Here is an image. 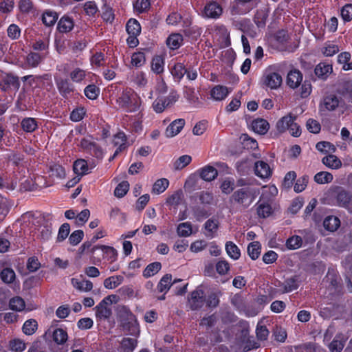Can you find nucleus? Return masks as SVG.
Returning <instances> with one entry per match:
<instances>
[{
  "instance_id": "7ed1b4c3",
  "label": "nucleus",
  "mask_w": 352,
  "mask_h": 352,
  "mask_svg": "<svg viewBox=\"0 0 352 352\" xmlns=\"http://www.w3.org/2000/svg\"><path fill=\"white\" fill-rule=\"evenodd\" d=\"M80 147L87 153L102 160L104 157V151L100 145L95 142L91 141L87 138H82L80 142Z\"/></svg>"
},
{
  "instance_id": "412c9836",
  "label": "nucleus",
  "mask_w": 352,
  "mask_h": 352,
  "mask_svg": "<svg viewBox=\"0 0 352 352\" xmlns=\"http://www.w3.org/2000/svg\"><path fill=\"white\" fill-rule=\"evenodd\" d=\"M251 126L255 133L260 135H265L270 129V124L265 119L257 118L252 122Z\"/></svg>"
},
{
  "instance_id": "6e6d98bb",
  "label": "nucleus",
  "mask_w": 352,
  "mask_h": 352,
  "mask_svg": "<svg viewBox=\"0 0 352 352\" xmlns=\"http://www.w3.org/2000/svg\"><path fill=\"white\" fill-rule=\"evenodd\" d=\"M38 323L34 319H30L26 320L23 325V332L28 336H31L37 329Z\"/></svg>"
},
{
  "instance_id": "37998d69",
  "label": "nucleus",
  "mask_w": 352,
  "mask_h": 352,
  "mask_svg": "<svg viewBox=\"0 0 352 352\" xmlns=\"http://www.w3.org/2000/svg\"><path fill=\"white\" fill-rule=\"evenodd\" d=\"M67 333L65 330L56 328L52 332L53 340L58 344H63L67 340Z\"/></svg>"
},
{
  "instance_id": "8fccbe9b",
  "label": "nucleus",
  "mask_w": 352,
  "mask_h": 352,
  "mask_svg": "<svg viewBox=\"0 0 352 352\" xmlns=\"http://www.w3.org/2000/svg\"><path fill=\"white\" fill-rule=\"evenodd\" d=\"M164 60L160 56L153 57L151 61V69L155 74H160L164 72Z\"/></svg>"
},
{
  "instance_id": "a878e982",
  "label": "nucleus",
  "mask_w": 352,
  "mask_h": 352,
  "mask_svg": "<svg viewBox=\"0 0 352 352\" xmlns=\"http://www.w3.org/2000/svg\"><path fill=\"white\" fill-rule=\"evenodd\" d=\"M219 223L218 220L209 219H208L204 225V229L206 230V236L209 238H213L215 236V233L219 229Z\"/></svg>"
},
{
  "instance_id": "338daca9",
  "label": "nucleus",
  "mask_w": 352,
  "mask_h": 352,
  "mask_svg": "<svg viewBox=\"0 0 352 352\" xmlns=\"http://www.w3.org/2000/svg\"><path fill=\"white\" fill-rule=\"evenodd\" d=\"M70 232V226L67 223L62 224L58 230L57 236V241L61 242L64 241L69 235Z\"/></svg>"
},
{
  "instance_id": "cd10ccee",
  "label": "nucleus",
  "mask_w": 352,
  "mask_h": 352,
  "mask_svg": "<svg viewBox=\"0 0 352 352\" xmlns=\"http://www.w3.org/2000/svg\"><path fill=\"white\" fill-rule=\"evenodd\" d=\"M322 162L327 167L338 169L342 166L341 160L334 155H329L322 158Z\"/></svg>"
},
{
  "instance_id": "de8ad7c7",
  "label": "nucleus",
  "mask_w": 352,
  "mask_h": 352,
  "mask_svg": "<svg viewBox=\"0 0 352 352\" xmlns=\"http://www.w3.org/2000/svg\"><path fill=\"white\" fill-rule=\"evenodd\" d=\"M302 244V239L298 235H294L289 237L285 243V245L289 250H296L300 248Z\"/></svg>"
},
{
  "instance_id": "5fc2aeb1",
  "label": "nucleus",
  "mask_w": 352,
  "mask_h": 352,
  "mask_svg": "<svg viewBox=\"0 0 352 352\" xmlns=\"http://www.w3.org/2000/svg\"><path fill=\"white\" fill-rule=\"evenodd\" d=\"M25 348V343L21 339L14 338L9 341V349L12 352H23Z\"/></svg>"
},
{
  "instance_id": "5701e85b",
  "label": "nucleus",
  "mask_w": 352,
  "mask_h": 352,
  "mask_svg": "<svg viewBox=\"0 0 352 352\" xmlns=\"http://www.w3.org/2000/svg\"><path fill=\"white\" fill-rule=\"evenodd\" d=\"M265 83L271 89H276L282 83V77L276 72L270 73L265 78Z\"/></svg>"
},
{
  "instance_id": "423d86ee",
  "label": "nucleus",
  "mask_w": 352,
  "mask_h": 352,
  "mask_svg": "<svg viewBox=\"0 0 352 352\" xmlns=\"http://www.w3.org/2000/svg\"><path fill=\"white\" fill-rule=\"evenodd\" d=\"M333 192L337 206L347 210H351L352 195L340 186H337Z\"/></svg>"
},
{
  "instance_id": "79ce46f5",
  "label": "nucleus",
  "mask_w": 352,
  "mask_h": 352,
  "mask_svg": "<svg viewBox=\"0 0 352 352\" xmlns=\"http://www.w3.org/2000/svg\"><path fill=\"white\" fill-rule=\"evenodd\" d=\"M183 42V37L179 34H173L170 35L167 40V45L172 50L178 49Z\"/></svg>"
},
{
  "instance_id": "ddd939ff",
  "label": "nucleus",
  "mask_w": 352,
  "mask_h": 352,
  "mask_svg": "<svg viewBox=\"0 0 352 352\" xmlns=\"http://www.w3.org/2000/svg\"><path fill=\"white\" fill-rule=\"evenodd\" d=\"M121 108H138V98L136 95H130L129 93H122L118 99Z\"/></svg>"
},
{
  "instance_id": "c03bdc74",
  "label": "nucleus",
  "mask_w": 352,
  "mask_h": 352,
  "mask_svg": "<svg viewBox=\"0 0 352 352\" xmlns=\"http://www.w3.org/2000/svg\"><path fill=\"white\" fill-rule=\"evenodd\" d=\"M58 19V14L56 12L46 10L42 15V21L46 26L54 25Z\"/></svg>"
},
{
  "instance_id": "49530a36",
  "label": "nucleus",
  "mask_w": 352,
  "mask_h": 352,
  "mask_svg": "<svg viewBox=\"0 0 352 352\" xmlns=\"http://www.w3.org/2000/svg\"><path fill=\"white\" fill-rule=\"evenodd\" d=\"M21 126L23 130L28 133L34 131L38 127L37 122L32 118H24L21 122Z\"/></svg>"
},
{
  "instance_id": "f257e3e1",
  "label": "nucleus",
  "mask_w": 352,
  "mask_h": 352,
  "mask_svg": "<svg viewBox=\"0 0 352 352\" xmlns=\"http://www.w3.org/2000/svg\"><path fill=\"white\" fill-rule=\"evenodd\" d=\"M118 319L122 330L128 334L138 337L140 335V326L136 316L129 308L122 306L118 311Z\"/></svg>"
},
{
  "instance_id": "774afa93",
  "label": "nucleus",
  "mask_w": 352,
  "mask_h": 352,
  "mask_svg": "<svg viewBox=\"0 0 352 352\" xmlns=\"http://www.w3.org/2000/svg\"><path fill=\"white\" fill-rule=\"evenodd\" d=\"M273 336L274 337V340L279 342H285L287 339V332L286 331L280 327H276V328L273 331Z\"/></svg>"
},
{
  "instance_id": "603ef678",
  "label": "nucleus",
  "mask_w": 352,
  "mask_h": 352,
  "mask_svg": "<svg viewBox=\"0 0 352 352\" xmlns=\"http://www.w3.org/2000/svg\"><path fill=\"white\" fill-rule=\"evenodd\" d=\"M49 172L52 177L63 179L65 176V170L63 166L58 164H51L49 167Z\"/></svg>"
},
{
  "instance_id": "a19ab883",
  "label": "nucleus",
  "mask_w": 352,
  "mask_h": 352,
  "mask_svg": "<svg viewBox=\"0 0 352 352\" xmlns=\"http://www.w3.org/2000/svg\"><path fill=\"white\" fill-rule=\"evenodd\" d=\"M291 121H292V116L290 113L279 119L276 124V128L278 132L279 133L285 132L289 127Z\"/></svg>"
},
{
  "instance_id": "69168bd1",
  "label": "nucleus",
  "mask_w": 352,
  "mask_h": 352,
  "mask_svg": "<svg viewBox=\"0 0 352 352\" xmlns=\"http://www.w3.org/2000/svg\"><path fill=\"white\" fill-rule=\"evenodd\" d=\"M307 129L311 133H319L321 129V126L317 120L309 118L306 122Z\"/></svg>"
},
{
  "instance_id": "680f3d73",
  "label": "nucleus",
  "mask_w": 352,
  "mask_h": 352,
  "mask_svg": "<svg viewBox=\"0 0 352 352\" xmlns=\"http://www.w3.org/2000/svg\"><path fill=\"white\" fill-rule=\"evenodd\" d=\"M146 62L145 55L142 52H135L131 56V63L135 67L142 66Z\"/></svg>"
},
{
  "instance_id": "4468645a",
  "label": "nucleus",
  "mask_w": 352,
  "mask_h": 352,
  "mask_svg": "<svg viewBox=\"0 0 352 352\" xmlns=\"http://www.w3.org/2000/svg\"><path fill=\"white\" fill-rule=\"evenodd\" d=\"M112 144L116 146V151L122 153L129 146L128 138L124 131H120L113 136Z\"/></svg>"
},
{
  "instance_id": "a211bd4d",
  "label": "nucleus",
  "mask_w": 352,
  "mask_h": 352,
  "mask_svg": "<svg viewBox=\"0 0 352 352\" xmlns=\"http://www.w3.org/2000/svg\"><path fill=\"white\" fill-rule=\"evenodd\" d=\"M254 173L260 178H269L272 175V170L269 164L263 161H258L255 163Z\"/></svg>"
},
{
  "instance_id": "72a5a7b5",
  "label": "nucleus",
  "mask_w": 352,
  "mask_h": 352,
  "mask_svg": "<svg viewBox=\"0 0 352 352\" xmlns=\"http://www.w3.org/2000/svg\"><path fill=\"white\" fill-rule=\"evenodd\" d=\"M228 255L234 260H237L241 256V251L238 246L232 241H227L225 245Z\"/></svg>"
},
{
  "instance_id": "4d7b16f0",
  "label": "nucleus",
  "mask_w": 352,
  "mask_h": 352,
  "mask_svg": "<svg viewBox=\"0 0 352 352\" xmlns=\"http://www.w3.org/2000/svg\"><path fill=\"white\" fill-rule=\"evenodd\" d=\"M9 307L12 310L20 311L25 308V302L22 298L15 296L10 300Z\"/></svg>"
},
{
  "instance_id": "864d4df0",
  "label": "nucleus",
  "mask_w": 352,
  "mask_h": 352,
  "mask_svg": "<svg viewBox=\"0 0 352 352\" xmlns=\"http://www.w3.org/2000/svg\"><path fill=\"white\" fill-rule=\"evenodd\" d=\"M100 92V89L94 84H91L85 87L84 94L85 96L90 100L96 99Z\"/></svg>"
},
{
  "instance_id": "c9c22d12",
  "label": "nucleus",
  "mask_w": 352,
  "mask_h": 352,
  "mask_svg": "<svg viewBox=\"0 0 352 352\" xmlns=\"http://www.w3.org/2000/svg\"><path fill=\"white\" fill-rule=\"evenodd\" d=\"M248 254L252 260L257 259L261 251V245L258 241L251 242L248 246Z\"/></svg>"
},
{
  "instance_id": "20e7f679",
  "label": "nucleus",
  "mask_w": 352,
  "mask_h": 352,
  "mask_svg": "<svg viewBox=\"0 0 352 352\" xmlns=\"http://www.w3.org/2000/svg\"><path fill=\"white\" fill-rule=\"evenodd\" d=\"M111 297L114 295H109L104 298L96 307V316L99 320H107L112 315V311L109 305L111 303Z\"/></svg>"
},
{
  "instance_id": "4be33fe9",
  "label": "nucleus",
  "mask_w": 352,
  "mask_h": 352,
  "mask_svg": "<svg viewBox=\"0 0 352 352\" xmlns=\"http://www.w3.org/2000/svg\"><path fill=\"white\" fill-rule=\"evenodd\" d=\"M181 279H175L173 282H172V275L170 274H166L162 276L160 279L159 283L157 284V289L159 292H164L165 294L169 290L170 286L180 281Z\"/></svg>"
},
{
  "instance_id": "9d476101",
  "label": "nucleus",
  "mask_w": 352,
  "mask_h": 352,
  "mask_svg": "<svg viewBox=\"0 0 352 352\" xmlns=\"http://www.w3.org/2000/svg\"><path fill=\"white\" fill-rule=\"evenodd\" d=\"M99 249H100L102 252L103 258L107 260L109 263H113L118 259L117 250L111 246H107L104 245H95L92 247L91 253L94 254L95 251Z\"/></svg>"
},
{
  "instance_id": "6e6552de",
  "label": "nucleus",
  "mask_w": 352,
  "mask_h": 352,
  "mask_svg": "<svg viewBox=\"0 0 352 352\" xmlns=\"http://www.w3.org/2000/svg\"><path fill=\"white\" fill-rule=\"evenodd\" d=\"M344 101L334 95L324 97L320 103L321 109L335 110L336 108H344Z\"/></svg>"
},
{
  "instance_id": "2f4dec72",
  "label": "nucleus",
  "mask_w": 352,
  "mask_h": 352,
  "mask_svg": "<svg viewBox=\"0 0 352 352\" xmlns=\"http://www.w3.org/2000/svg\"><path fill=\"white\" fill-rule=\"evenodd\" d=\"M332 72V67L331 65L320 63L315 68L316 75L320 78L324 79Z\"/></svg>"
},
{
  "instance_id": "39448f33",
  "label": "nucleus",
  "mask_w": 352,
  "mask_h": 352,
  "mask_svg": "<svg viewBox=\"0 0 352 352\" xmlns=\"http://www.w3.org/2000/svg\"><path fill=\"white\" fill-rule=\"evenodd\" d=\"M188 303L191 310L196 311L203 307L205 303V294L201 285L190 292Z\"/></svg>"
},
{
  "instance_id": "9b49d317",
  "label": "nucleus",
  "mask_w": 352,
  "mask_h": 352,
  "mask_svg": "<svg viewBox=\"0 0 352 352\" xmlns=\"http://www.w3.org/2000/svg\"><path fill=\"white\" fill-rule=\"evenodd\" d=\"M178 99V94L175 91H171L165 98H157L153 103L155 110H164L170 108Z\"/></svg>"
},
{
  "instance_id": "e2e57ef3",
  "label": "nucleus",
  "mask_w": 352,
  "mask_h": 352,
  "mask_svg": "<svg viewBox=\"0 0 352 352\" xmlns=\"http://www.w3.org/2000/svg\"><path fill=\"white\" fill-rule=\"evenodd\" d=\"M129 184L127 181L120 183L115 188L114 195L117 197H123L129 191Z\"/></svg>"
},
{
  "instance_id": "0e129e2a",
  "label": "nucleus",
  "mask_w": 352,
  "mask_h": 352,
  "mask_svg": "<svg viewBox=\"0 0 352 352\" xmlns=\"http://www.w3.org/2000/svg\"><path fill=\"white\" fill-rule=\"evenodd\" d=\"M187 72V69L184 65L181 63H175L171 69L172 75L178 79H182L184 74Z\"/></svg>"
},
{
  "instance_id": "2eb2a0df",
  "label": "nucleus",
  "mask_w": 352,
  "mask_h": 352,
  "mask_svg": "<svg viewBox=\"0 0 352 352\" xmlns=\"http://www.w3.org/2000/svg\"><path fill=\"white\" fill-rule=\"evenodd\" d=\"M347 338L342 333H337L333 340L328 344L330 352H342L345 346Z\"/></svg>"
},
{
  "instance_id": "e433bc0d",
  "label": "nucleus",
  "mask_w": 352,
  "mask_h": 352,
  "mask_svg": "<svg viewBox=\"0 0 352 352\" xmlns=\"http://www.w3.org/2000/svg\"><path fill=\"white\" fill-rule=\"evenodd\" d=\"M169 186V181L166 178L157 179L152 188V193L160 195L164 192Z\"/></svg>"
},
{
  "instance_id": "13d9d810",
  "label": "nucleus",
  "mask_w": 352,
  "mask_h": 352,
  "mask_svg": "<svg viewBox=\"0 0 352 352\" xmlns=\"http://www.w3.org/2000/svg\"><path fill=\"white\" fill-rule=\"evenodd\" d=\"M340 50L338 45L332 42H327L322 49V52L325 56H332Z\"/></svg>"
},
{
  "instance_id": "052dcab7",
  "label": "nucleus",
  "mask_w": 352,
  "mask_h": 352,
  "mask_svg": "<svg viewBox=\"0 0 352 352\" xmlns=\"http://www.w3.org/2000/svg\"><path fill=\"white\" fill-rule=\"evenodd\" d=\"M191 156L188 155H182L174 162V168L175 170H182L188 166L191 162Z\"/></svg>"
},
{
  "instance_id": "393cba45",
  "label": "nucleus",
  "mask_w": 352,
  "mask_h": 352,
  "mask_svg": "<svg viewBox=\"0 0 352 352\" xmlns=\"http://www.w3.org/2000/svg\"><path fill=\"white\" fill-rule=\"evenodd\" d=\"M256 206V213L260 218H267L270 217L273 212L272 208L269 203H260V201H258Z\"/></svg>"
},
{
  "instance_id": "b1692460",
  "label": "nucleus",
  "mask_w": 352,
  "mask_h": 352,
  "mask_svg": "<svg viewBox=\"0 0 352 352\" xmlns=\"http://www.w3.org/2000/svg\"><path fill=\"white\" fill-rule=\"evenodd\" d=\"M222 293L220 291H213L205 296V303L208 308H216L219 305V298Z\"/></svg>"
},
{
  "instance_id": "09e8293b",
  "label": "nucleus",
  "mask_w": 352,
  "mask_h": 352,
  "mask_svg": "<svg viewBox=\"0 0 352 352\" xmlns=\"http://www.w3.org/2000/svg\"><path fill=\"white\" fill-rule=\"evenodd\" d=\"M1 279L5 283H12L16 278L14 271L10 267H6L2 270L0 274Z\"/></svg>"
},
{
  "instance_id": "4c0bfd02",
  "label": "nucleus",
  "mask_w": 352,
  "mask_h": 352,
  "mask_svg": "<svg viewBox=\"0 0 352 352\" xmlns=\"http://www.w3.org/2000/svg\"><path fill=\"white\" fill-rule=\"evenodd\" d=\"M74 28V21L69 16H63L58 23V29L60 32H70Z\"/></svg>"
},
{
  "instance_id": "3c124183",
  "label": "nucleus",
  "mask_w": 352,
  "mask_h": 352,
  "mask_svg": "<svg viewBox=\"0 0 352 352\" xmlns=\"http://www.w3.org/2000/svg\"><path fill=\"white\" fill-rule=\"evenodd\" d=\"M333 175L329 172L321 171L314 176V181L320 184L331 183L333 181Z\"/></svg>"
},
{
  "instance_id": "58836bf2",
  "label": "nucleus",
  "mask_w": 352,
  "mask_h": 352,
  "mask_svg": "<svg viewBox=\"0 0 352 352\" xmlns=\"http://www.w3.org/2000/svg\"><path fill=\"white\" fill-rule=\"evenodd\" d=\"M87 72L85 70L76 67L69 73V78L73 82L81 83L85 79Z\"/></svg>"
},
{
  "instance_id": "0eeeda50",
  "label": "nucleus",
  "mask_w": 352,
  "mask_h": 352,
  "mask_svg": "<svg viewBox=\"0 0 352 352\" xmlns=\"http://www.w3.org/2000/svg\"><path fill=\"white\" fill-rule=\"evenodd\" d=\"M300 277L298 275H294L289 278H286L284 282H278V287H282L279 289L280 294H287L297 289L300 285Z\"/></svg>"
},
{
  "instance_id": "1a4fd4ad",
  "label": "nucleus",
  "mask_w": 352,
  "mask_h": 352,
  "mask_svg": "<svg viewBox=\"0 0 352 352\" xmlns=\"http://www.w3.org/2000/svg\"><path fill=\"white\" fill-rule=\"evenodd\" d=\"M56 85L60 94L64 98H68L75 91L74 85L66 78H55Z\"/></svg>"
},
{
  "instance_id": "c756f323",
  "label": "nucleus",
  "mask_w": 352,
  "mask_h": 352,
  "mask_svg": "<svg viewBox=\"0 0 352 352\" xmlns=\"http://www.w3.org/2000/svg\"><path fill=\"white\" fill-rule=\"evenodd\" d=\"M138 346V340L135 338H124L120 342V347L123 352H133Z\"/></svg>"
},
{
  "instance_id": "bb28decb",
  "label": "nucleus",
  "mask_w": 352,
  "mask_h": 352,
  "mask_svg": "<svg viewBox=\"0 0 352 352\" xmlns=\"http://www.w3.org/2000/svg\"><path fill=\"white\" fill-rule=\"evenodd\" d=\"M340 226V219L335 216H328L323 221L324 228L329 232H334L337 230Z\"/></svg>"
},
{
  "instance_id": "ea45409f",
  "label": "nucleus",
  "mask_w": 352,
  "mask_h": 352,
  "mask_svg": "<svg viewBox=\"0 0 352 352\" xmlns=\"http://www.w3.org/2000/svg\"><path fill=\"white\" fill-rule=\"evenodd\" d=\"M126 30L129 35H139L141 32V26L136 19H130L126 23Z\"/></svg>"
},
{
  "instance_id": "bf43d9fd",
  "label": "nucleus",
  "mask_w": 352,
  "mask_h": 352,
  "mask_svg": "<svg viewBox=\"0 0 352 352\" xmlns=\"http://www.w3.org/2000/svg\"><path fill=\"white\" fill-rule=\"evenodd\" d=\"M42 59L43 57L38 53L31 52L26 57V63L30 67H36Z\"/></svg>"
},
{
  "instance_id": "dca6fc26",
  "label": "nucleus",
  "mask_w": 352,
  "mask_h": 352,
  "mask_svg": "<svg viewBox=\"0 0 352 352\" xmlns=\"http://www.w3.org/2000/svg\"><path fill=\"white\" fill-rule=\"evenodd\" d=\"M0 85L3 91H16L20 86V82L18 77L7 74L3 78Z\"/></svg>"
},
{
  "instance_id": "c85d7f7f",
  "label": "nucleus",
  "mask_w": 352,
  "mask_h": 352,
  "mask_svg": "<svg viewBox=\"0 0 352 352\" xmlns=\"http://www.w3.org/2000/svg\"><path fill=\"white\" fill-rule=\"evenodd\" d=\"M74 172L78 175H84L88 173V164L85 160L78 159L73 165Z\"/></svg>"
},
{
  "instance_id": "f03ea898",
  "label": "nucleus",
  "mask_w": 352,
  "mask_h": 352,
  "mask_svg": "<svg viewBox=\"0 0 352 352\" xmlns=\"http://www.w3.org/2000/svg\"><path fill=\"white\" fill-rule=\"evenodd\" d=\"M259 190L248 186L234 190L230 197V202L246 209L254 201Z\"/></svg>"
},
{
  "instance_id": "f8f14e48",
  "label": "nucleus",
  "mask_w": 352,
  "mask_h": 352,
  "mask_svg": "<svg viewBox=\"0 0 352 352\" xmlns=\"http://www.w3.org/2000/svg\"><path fill=\"white\" fill-rule=\"evenodd\" d=\"M223 9L221 6L215 1H210L206 4L203 15L208 19H218L222 14Z\"/></svg>"
},
{
  "instance_id": "f3484780",
  "label": "nucleus",
  "mask_w": 352,
  "mask_h": 352,
  "mask_svg": "<svg viewBox=\"0 0 352 352\" xmlns=\"http://www.w3.org/2000/svg\"><path fill=\"white\" fill-rule=\"evenodd\" d=\"M197 173L200 178L206 182H212L218 176L217 170L210 165H206L199 168L197 170Z\"/></svg>"
},
{
  "instance_id": "f704fd0d",
  "label": "nucleus",
  "mask_w": 352,
  "mask_h": 352,
  "mask_svg": "<svg viewBox=\"0 0 352 352\" xmlns=\"http://www.w3.org/2000/svg\"><path fill=\"white\" fill-rule=\"evenodd\" d=\"M162 268L160 262L155 261L148 264L142 272V275L145 278H149L155 275Z\"/></svg>"
},
{
  "instance_id": "7c9ffc66",
  "label": "nucleus",
  "mask_w": 352,
  "mask_h": 352,
  "mask_svg": "<svg viewBox=\"0 0 352 352\" xmlns=\"http://www.w3.org/2000/svg\"><path fill=\"white\" fill-rule=\"evenodd\" d=\"M211 96L216 100H223L228 94L229 91L226 87L223 85H217L211 90Z\"/></svg>"
},
{
  "instance_id": "6ab92c4d",
  "label": "nucleus",
  "mask_w": 352,
  "mask_h": 352,
  "mask_svg": "<svg viewBox=\"0 0 352 352\" xmlns=\"http://www.w3.org/2000/svg\"><path fill=\"white\" fill-rule=\"evenodd\" d=\"M302 80V73L296 69L291 70L287 76V84L290 88L296 89Z\"/></svg>"
},
{
  "instance_id": "aec40b11",
  "label": "nucleus",
  "mask_w": 352,
  "mask_h": 352,
  "mask_svg": "<svg viewBox=\"0 0 352 352\" xmlns=\"http://www.w3.org/2000/svg\"><path fill=\"white\" fill-rule=\"evenodd\" d=\"M185 124V120L184 119H177L172 122L166 129V136L167 138H173L177 135L182 129L184 128Z\"/></svg>"
},
{
  "instance_id": "473e14b6",
  "label": "nucleus",
  "mask_w": 352,
  "mask_h": 352,
  "mask_svg": "<svg viewBox=\"0 0 352 352\" xmlns=\"http://www.w3.org/2000/svg\"><path fill=\"white\" fill-rule=\"evenodd\" d=\"M124 277L120 275L111 276L104 280V286L105 288L112 289L116 288L122 283Z\"/></svg>"
},
{
  "instance_id": "a18cd8bd",
  "label": "nucleus",
  "mask_w": 352,
  "mask_h": 352,
  "mask_svg": "<svg viewBox=\"0 0 352 352\" xmlns=\"http://www.w3.org/2000/svg\"><path fill=\"white\" fill-rule=\"evenodd\" d=\"M192 232V228L190 222L181 223L177 227V233L179 236H189L191 235Z\"/></svg>"
}]
</instances>
